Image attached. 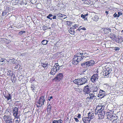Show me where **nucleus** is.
I'll return each instance as SVG.
<instances>
[{"instance_id":"a18cd8bd","label":"nucleus","mask_w":123,"mask_h":123,"mask_svg":"<svg viewBox=\"0 0 123 123\" xmlns=\"http://www.w3.org/2000/svg\"><path fill=\"white\" fill-rule=\"evenodd\" d=\"M53 98V96H51L49 97L48 98V100L49 101L51 100V99H52Z\"/></svg>"},{"instance_id":"72a5a7b5","label":"nucleus","mask_w":123,"mask_h":123,"mask_svg":"<svg viewBox=\"0 0 123 123\" xmlns=\"http://www.w3.org/2000/svg\"><path fill=\"white\" fill-rule=\"evenodd\" d=\"M106 70L108 72L107 74H109V75L112 72V70L111 69L108 68L106 69Z\"/></svg>"},{"instance_id":"603ef678","label":"nucleus","mask_w":123,"mask_h":123,"mask_svg":"<svg viewBox=\"0 0 123 123\" xmlns=\"http://www.w3.org/2000/svg\"><path fill=\"white\" fill-rule=\"evenodd\" d=\"M120 48L118 47H116L115 48V50H119Z\"/></svg>"},{"instance_id":"bf43d9fd","label":"nucleus","mask_w":123,"mask_h":123,"mask_svg":"<svg viewBox=\"0 0 123 123\" xmlns=\"http://www.w3.org/2000/svg\"><path fill=\"white\" fill-rule=\"evenodd\" d=\"M82 29L84 30H86V29L85 27H83V28H82Z\"/></svg>"},{"instance_id":"37998d69","label":"nucleus","mask_w":123,"mask_h":123,"mask_svg":"<svg viewBox=\"0 0 123 123\" xmlns=\"http://www.w3.org/2000/svg\"><path fill=\"white\" fill-rule=\"evenodd\" d=\"M67 24L68 25H70V24H71V23H72L71 22L68 21L67 22Z\"/></svg>"},{"instance_id":"20e7f679","label":"nucleus","mask_w":123,"mask_h":123,"mask_svg":"<svg viewBox=\"0 0 123 123\" xmlns=\"http://www.w3.org/2000/svg\"><path fill=\"white\" fill-rule=\"evenodd\" d=\"M18 110V108L16 107L12 109L13 115L15 117V118L18 119L19 117Z\"/></svg>"},{"instance_id":"423d86ee","label":"nucleus","mask_w":123,"mask_h":123,"mask_svg":"<svg viewBox=\"0 0 123 123\" xmlns=\"http://www.w3.org/2000/svg\"><path fill=\"white\" fill-rule=\"evenodd\" d=\"M92 62H86L82 64L81 65L84 68H87L89 66H92L95 63H92Z\"/></svg>"},{"instance_id":"ddd939ff","label":"nucleus","mask_w":123,"mask_h":123,"mask_svg":"<svg viewBox=\"0 0 123 123\" xmlns=\"http://www.w3.org/2000/svg\"><path fill=\"white\" fill-rule=\"evenodd\" d=\"M91 120V119L93 118L94 117V113L92 112H90L88 113V117H87Z\"/></svg>"},{"instance_id":"4be33fe9","label":"nucleus","mask_w":123,"mask_h":123,"mask_svg":"<svg viewBox=\"0 0 123 123\" xmlns=\"http://www.w3.org/2000/svg\"><path fill=\"white\" fill-rule=\"evenodd\" d=\"M111 32V30L109 28H105L104 30V33L105 34H108L109 32Z\"/></svg>"},{"instance_id":"774afa93","label":"nucleus","mask_w":123,"mask_h":123,"mask_svg":"<svg viewBox=\"0 0 123 123\" xmlns=\"http://www.w3.org/2000/svg\"><path fill=\"white\" fill-rule=\"evenodd\" d=\"M78 90H79V89H78ZM77 90H78V89H77Z\"/></svg>"},{"instance_id":"f8f14e48","label":"nucleus","mask_w":123,"mask_h":123,"mask_svg":"<svg viewBox=\"0 0 123 123\" xmlns=\"http://www.w3.org/2000/svg\"><path fill=\"white\" fill-rule=\"evenodd\" d=\"M104 107L105 106L104 105H98L96 109V110L101 111H104Z\"/></svg>"},{"instance_id":"aec40b11","label":"nucleus","mask_w":123,"mask_h":123,"mask_svg":"<svg viewBox=\"0 0 123 123\" xmlns=\"http://www.w3.org/2000/svg\"><path fill=\"white\" fill-rule=\"evenodd\" d=\"M82 56H83V58L85 57V58L86 57H87L88 56V54L87 53V52L86 51H83L82 52V53H81Z\"/></svg>"},{"instance_id":"a878e982","label":"nucleus","mask_w":123,"mask_h":123,"mask_svg":"<svg viewBox=\"0 0 123 123\" xmlns=\"http://www.w3.org/2000/svg\"><path fill=\"white\" fill-rule=\"evenodd\" d=\"M114 41H115L117 43H120L122 42L123 41V40H122L121 41H120V39L119 38H117L116 37V38H115L113 40Z\"/></svg>"},{"instance_id":"f704fd0d","label":"nucleus","mask_w":123,"mask_h":123,"mask_svg":"<svg viewBox=\"0 0 123 123\" xmlns=\"http://www.w3.org/2000/svg\"><path fill=\"white\" fill-rule=\"evenodd\" d=\"M53 16L51 14H49L48 16H47V18H49L51 20H52V18H50V17H52Z\"/></svg>"},{"instance_id":"bb28decb","label":"nucleus","mask_w":123,"mask_h":123,"mask_svg":"<svg viewBox=\"0 0 123 123\" xmlns=\"http://www.w3.org/2000/svg\"><path fill=\"white\" fill-rule=\"evenodd\" d=\"M108 73L107 71L106 70L103 71V74L104 76H109V74H107Z\"/></svg>"},{"instance_id":"09e8293b","label":"nucleus","mask_w":123,"mask_h":123,"mask_svg":"<svg viewBox=\"0 0 123 123\" xmlns=\"http://www.w3.org/2000/svg\"><path fill=\"white\" fill-rule=\"evenodd\" d=\"M74 119L75 120V121L76 122H77L79 121V120L78 118H76L74 117Z\"/></svg>"},{"instance_id":"680f3d73","label":"nucleus","mask_w":123,"mask_h":123,"mask_svg":"<svg viewBox=\"0 0 123 123\" xmlns=\"http://www.w3.org/2000/svg\"><path fill=\"white\" fill-rule=\"evenodd\" d=\"M105 13H106L107 15L108 14V12H107V11H106L105 12Z\"/></svg>"},{"instance_id":"2eb2a0df","label":"nucleus","mask_w":123,"mask_h":123,"mask_svg":"<svg viewBox=\"0 0 123 123\" xmlns=\"http://www.w3.org/2000/svg\"><path fill=\"white\" fill-rule=\"evenodd\" d=\"M4 97L5 98L7 99V100L11 99L12 96L9 93H6L5 95H4Z\"/></svg>"},{"instance_id":"c9c22d12","label":"nucleus","mask_w":123,"mask_h":123,"mask_svg":"<svg viewBox=\"0 0 123 123\" xmlns=\"http://www.w3.org/2000/svg\"><path fill=\"white\" fill-rule=\"evenodd\" d=\"M25 31H21L18 33V34L19 35H21L23 34V33H25Z\"/></svg>"},{"instance_id":"5701e85b","label":"nucleus","mask_w":123,"mask_h":123,"mask_svg":"<svg viewBox=\"0 0 123 123\" xmlns=\"http://www.w3.org/2000/svg\"><path fill=\"white\" fill-rule=\"evenodd\" d=\"M46 62H45V63H42L41 64V66H43L44 68H48V64Z\"/></svg>"},{"instance_id":"e2e57ef3","label":"nucleus","mask_w":123,"mask_h":123,"mask_svg":"<svg viewBox=\"0 0 123 123\" xmlns=\"http://www.w3.org/2000/svg\"><path fill=\"white\" fill-rule=\"evenodd\" d=\"M120 39V41H121L122 40H122V39H120H120Z\"/></svg>"},{"instance_id":"393cba45","label":"nucleus","mask_w":123,"mask_h":123,"mask_svg":"<svg viewBox=\"0 0 123 123\" xmlns=\"http://www.w3.org/2000/svg\"><path fill=\"white\" fill-rule=\"evenodd\" d=\"M62 120L61 119L58 120H54L53 121L52 123H62Z\"/></svg>"},{"instance_id":"b1692460","label":"nucleus","mask_w":123,"mask_h":123,"mask_svg":"<svg viewBox=\"0 0 123 123\" xmlns=\"http://www.w3.org/2000/svg\"><path fill=\"white\" fill-rule=\"evenodd\" d=\"M5 117V116H4V117ZM6 119L5 120V122H7V121H9L12 120V119L10 117H9L8 116H6Z\"/></svg>"},{"instance_id":"f03ea898","label":"nucleus","mask_w":123,"mask_h":123,"mask_svg":"<svg viewBox=\"0 0 123 123\" xmlns=\"http://www.w3.org/2000/svg\"><path fill=\"white\" fill-rule=\"evenodd\" d=\"M62 66V65H59L58 63L55 64L51 69L50 72L51 74L53 75H55L56 73L59 69L60 67H61Z\"/></svg>"},{"instance_id":"4c0bfd02","label":"nucleus","mask_w":123,"mask_h":123,"mask_svg":"<svg viewBox=\"0 0 123 123\" xmlns=\"http://www.w3.org/2000/svg\"><path fill=\"white\" fill-rule=\"evenodd\" d=\"M7 12L6 11H4L2 12V16H5L7 13Z\"/></svg>"},{"instance_id":"49530a36","label":"nucleus","mask_w":123,"mask_h":123,"mask_svg":"<svg viewBox=\"0 0 123 123\" xmlns=\"http://www.w3.org/2000/svg\"><path fill=\"white\" fill-rule=\"evenodd\" d=\"M72 64L74 65H76L78 63V62H72Z\"/></svg>"},{"instance_id":"8fccbe9b","label":"nucleus","mask_w":123,"mask_h":123,"mask_svg":"<svg viewBox=\"0 0 123 123\" xmlns=\"http://www.w3.org/2000/svg\"><path fill=\"white\" fill-rule=\"evenodd\" d=\"M78 26V25H75L73 26L74 28H76V27H77Z\"/></svg>"},{"instance_id":"2f4dec72","label":"nucleus","mask_w":123,"mask_h":123,"mask_svg":"<svg viewBox=\"0 0 123 123\" xmlns=\"http://www.w3.org/2000/svg\"><path fill=\"white\" fill-rule=\"evenodd\" d=\"M88 15V13H86V14L83 15L82 14L81 15V17L83 19L85 18H86V16H87Z\"/></svg>"},{"instance_id":"e433bc0d","label":"nucleus","mask_w":123,"mask_h":123,"mask_svg":"<svg viewBox=\"0 0 123 123\" xmlns=\"http://www.w3.org/2000/svg\"><path fill=\"white\" fill-rule=\"evenodd\" d=\"M18 119H17L15 121V122L16 123H19L21 121L20 119L19 118Z\"/></svg>"},{"instance_id":"3c124183","label":"nucleus","mask_w":123,"mask_h":123,"mask_svg":"<svg viewBox=\"0 0 123 123\" xmlns=\"http://www.w3.org/2000/svg\"><path fill=\"white\" fill-rule=\"evenodd\" d=\"M34 86H32L31 87V89L32 90V91L33 92H34Z\"/></svg>"},{"instance_id":"7ed1b4c3","label":"nucleus","mask_w":123,"mask_h":123,"mask_svg":"<svg viewBox=\"0 0 123 123\" xmlns=\"http://www.w3.org/2000/svg\"><path fill=\"white\" fill-rule=\"evenodd\" d=\"M81 53H78L74 57L73 60L74 62H80L83 59Z\"/></svg>"},{"instance_id":"58836bf2","label":"nucleus","mask_w":123,"mask_h":123,"mask_svg":"<svg viewBox=\"0 0 123 123\" xmlns=\"http://www.w3.org/2000/svg\"><path fill=\"white\" fill-rule=\"evenodd\" d=\"M11 71L10 70H9V71H8V72H7L8 73L7 74L9 76H11L12 74H11Z\"/></svg>"},{"instance_id":"9b49d317","label":"nucleus","mask_w":123,"mask_h":123,"mask_svg":"<svg viewBox=\"0 0 123 123\" xmlns=\"http://www.w3.org/2000/svg\"><path fill=\"white\" fill-rule=\"evenodd\" d=\"M98 78V75L95 74L91 77V80L92 82H94L96 80H97Z\"/></svg>"},{"instance_id":"dca6fc26","label":"nucleus","mask_w":123,"mask_h":123,"mask_svg":"<svg viewBox=\"0 0 123 123\" xmlns=\"http://www.w3.org/2000/svg\"><path fill=\"white\" fill-rule=\"evenodd\" d=\"M90 97H87L86 99V100L88 99H93L94 98L96 97L95 95L93 93H91L89 94Z\"/></svg>"},{"instance_id":"7c9ffc66","label":"nucleus","mask_w":123,"mask_h":123,"mask_svg":"<svg viewBox=\"0 0 123 123\" xmlns=\"http://www.w3.org/2000/svg\"><path fill=\"white\" fill-rule=\"evenodd\" d=\"M113 17L115 18L118 17H119V15L118 14V12H116L114 14Z\"/></svg>"},{"instance_id":"6e6d98bb","label":"nucleus","mask_w":123,"mask_h":123,"mask_svg":"<svg viewBox=\"0 0 123 123\" xmlns=\"http://www.w3.org/2000/svg\"><path fill=\"white\" fill-rule=\"evenodd\" d=\"M81 27H82L81 26H80L79 28L77 29V30H80L82 29V28H81Z\"/></svg>"},{"instance_id":"39448f33","label":"nucleus","mask_w":123,"mask_h":123,"mask_svg":"<svg viewBox=\"0 0 123 123\" xmlns=\"http://www.w3.org/2000/svg\"><path fill=\"white\" fill-rule=\"evenodd\" d=\"M45 100V98L44 96H42L40 97L38 102V105H37V107H41L43 105H44Z\"/></svg>"},{"instance_id":"052dcab7","label":"nucleus","mask_w":123,"mask_h":123,"mask_svg":"<svg viewBox=\"0 0 123 123\" xmlns=\"http://www.w3.org/2000/svg\"><path fill=\"white\" fill-rule=\"evenodd\" d=\"M87 20V18H84L85 20Z\"/></svg>"},{"instance_id":"9d476101","label":"nucleus","mask_w":123,"mask_h":123,"mask_svg":"<svg viewBox=\"0 0 123 123\" xmlns=\"http://www.w3.org/2000/svg\"><path fill=\"white\" fill-rule=\"evenodd\" d=\"M88 87V85H87L84 87L83 91L87 94H88L91 92L90 88H89Z\"/></svg>"},{"instance_id":"0e129e2a","label":"nucleus","mask_w":123,"mask_h":123,"mask_svg":"<svg viewBox=\"0 0 123 123\" xmlns=\"http://www.w3.org/2000/svg\"><path fill=\"white\" fill-rule=\"evenodd\" d=\"M122 33H123V30L122 31Z\"/></svg>"},{"instance_id":"a211bd4d","label":"nucleus","mask_w":123,"mask_h":123,"mask_svg":"<svg viewBox=\"0 0 123 123\" xmlns=\"http://www.w3.org/2000/svg\"><path fill=\"white\" fill-rule=\"evenodd\" d=\"M25 0H19L18 1L17 3L21 5H23L24 4L26 5L27 4L25 2Z\"/></svg>"},{"instance_id":"f3484780","label":"nucleus","mask_w":123,"mask_h":123,"mask_svg":"<svg viewBox=\"0 0 123 123\" xmlns=\"http://www.w3.org/2000/svg\"><path fill=\"white\" fill-rule=\"evenodd\" d=\"M57 16L60 18H62L63 19H64L67 18V16L65 15H63L61 13L57 14Z\"/></svg>"},{"instance_id":"cd10ccee","label":"nucleus","mask_w":123,"mask_h":123,"mask_svg":"<svg viewBox=\"0 0 123 123\" xmlns=\"http://www.w3.org/2000/svg\"><path fill=\"white\" fill-rule=\"evenodd\" d=\"M110 37L111 39H114L116 38V35L115 34L114 35L113 33H111L110 35Z\"/></svg>"},{"instance_id":"0eeeda50","label":"nucleus","mask_w":123,"mask_h":123,"mask_svg":"<svg viewBox=\"0 0 123 123\" xmlns=\"http://www.w3.org/2000/svg\"><path fill=\"white\" fill-rule=\"evenodd\" d=\"M63 74L62 73H59L55 78L54 79L56 81H60L63 78Z\"/></svg>"},{"instance_id":"c756f323","label":"nucleus","mask_w":123,"mask_h":123,"mask_svg":"<svg viewBox=\"0 0 123 123\" xmlns=\"http://www.w3.org/2000/svg\"><path fill=\"white\" fill-rule=\"evenodd\" d=\"M117 117H116L115 119H114L112 121L113 123H117L119 119H118L116 118Z\"/></svg>"},{"instance_id":"c85d7f7f","label":"nucleus","mask_w":123,"mask_h":123,"mask_svg":"<svg viewBox=\"0 0 123 123\" xmlns=\"http://www.w3.org/2000/svg\"><path fill=\"white\" fill-rule=\"evenodd\" d=\"M98 16L97 15H95L94 17L93 18V20L95 21H97L98 19Z\"/></svg>"},{"instance_id":"13d9d810","label":"nucleus","mask_w":123,"mask_h":123,"mask_svg":"<svg viewBox=\"0 0 123 123\" xmlns=\"http://www.w3.org/2000/svg\"><path fill=\"white\" fill-rule=\"evenodd\" d=\"M47 27H46L45 26L44 27H43V30L45 29V30L46 29H47Z\"/></svg>"},{"instance_id":"a19ab883","label":"nucleus","mask_w":123,"mask_h":123,"mask_svg":"<svg viewBox=\"0 0 123 123\" xmlns=\"http://www.w3.org/2000/svg\"><path fill=\"white\" fill-rule=\"evenodd\" d=\"M70 33L72 34H74V30H73V31L72 30H70Z\"/></svg>"},{"instance_id":"473e14b6","label":"nucleus","mask_w":123,"mask_h":123,"mask_svg":"<svg viewBox=\"0 0 123 123\" xmlns=\"http://www.w3.org/2000/svg\"><path fill=\"white\" fill-rule=\"evenodd\" d=\"M47 43V41L46 40H43L42 42V44L43 45L46 44Z\"/></svg>"},{"instance_id":"79ce46f5","label":"nucleus","mask_w":123,"mask_h":123,"mask_svg":"<svg viewBox=\"0 0 123 123\" xmlns=\"http://www.w3.org/2000/svg\"><path fill=\"white\" fill-rule=\"evenodd\" d=\"M51 106L50 104L47 107V108L48 109H49V110H51Z\"/></svg>"},{"instance_id":"1a4fd4ad","label":"nucleus","mask_w":123,"mask_h":123,"mask_svg":"<svg viewBox=\"0 0 123 123\" xmlns=\"http://www.w3.org/2000/svg\"><path fill=\"white\" fill-rule=\"evenodd\" d=\"M105 111H103L99 112V113L98 114V116L99 119H102L104 117L105 114Z\"/></svg>"},{"instance_id":"de8ad7c7","label":"nucleus","mask_w":123,"mask_h":123,"mask_svg":"<svg viewBox=\"0 0 123 123\" xmlns=\"http://www.w3.org/2000/svg\"><path fill=\"white\" fill-rule=\"evenodd\" d=\"M5 122L6 123H13L12 120L9 121H7V122Z\"/></svg>"},{"instance_id":"4468645a","label":"nucleus","mask_w":123,"mask_h":123,"mask_svg":"<svg viewBox=\"0 0 123 123\" xmlns=\"http://www.w3.org/2000/svg\"><path fill=\"white\" fill-rule=\"evenodd\" d=\"M88 117H83L82 120L84 123H89L90 120Z\"/></svg>"},{"instance_id":"69168bd1","label":"nucleus","mask_w":123,"mask_h":123,"mask_svg":"<svg viewBox=\"0 0 123 123\" xmlns=\"http://www.w3.org/2000/svg\"><path fill=\"white\" fill-rule=\"evenodd\" d=\"M0 62H3V61H0Z\"/></svg>"},{"instance_id":"412c9836","label":"nucleus","mask_w":123,"mask_h":123,"mask_svg":"<svg viewBox=\"0 0 123 123\" xmlns=\"http://www.w3.org/2000/svg\"><path fill=\"white\" fill-rule=\"evenodd\" d=\"M98 89L97 87L93 86L92 87V92H98Z\"/></svg>"},{"instance_id":"864d4df0","label":"nucleus","mask_w":123,"mask_h":123,"mask_svg":"<svg viewBox=\"0 0 123 123\" xmlns=\"http://www.w3.org/2000/svg\"><path fill=\"white\" fill-rule=\"evenodd\" d=\"M81 116V115L80 114H78V115L77 116V117L78 118H79Z\"/></svg>"},{"instance_id":"4d7b16f0","label":"nucleus","mask_w":123,"mask_h":123,"mask_svg":"<svg viewBox=\"0 0 123 123\" xmlns=\"http://www.w3.org/2000/svg\"><path fill=\"white\" fill-rule=\"evenodd\" d=\"M56 16L55 15L53 16V17L52 18L53 19H56Z\"/></svg>"},{"instance_id":"6ab92c4d","label":"nucleus","mask_w":123,"mask_h":123,"mask_svg":"<svg viewBox=\"0 0 123 123\" xmlns=\"http://www.w3.org/2000/svg\"><path fill=\"white\" fill-rule=\"evenodd\" d=\"M107 118L111 121H112L114 119H115L116 117L113 116V115H107Z\"/></svg>"},{"instance_id":"6e6552de","label":"nucleus","mask_w":123,"mask_h":123,"mask_svg":"<svg viewBox=\"0 0 123 123\" xmlns=\"http://www.w3.org/2000/svg\"><path fill=\"white\" fill-rule=\"evenodd\" d=\"M99 92V93L98 95V97L99 98H102L105 95V92L104 91L100 89Z\"/></svg>"},{"instance_id":"5fc2aeb1","label":"nucleus","mask_w":123,"mask_h":123,"mask_svg":"<svg viewBox=\"0 0 123 123\" xmlns=\"http://www.w3.org/2000/svg\"><path fill=\"white\" fill-rule=\"evenodd\" d=\"M118 12L119 16L120 15H122L123 13H122L120 12Z\"/></svg>"},{"instance_id":"f257e3e1","label":"nucleus","mask_w":123,"mask_h":123,"mask_svg":"<svg viewBox=\"0 0 123 123\" xmlns=\"http://www.w3.org/2000/svg\"><path fill=\"white\" fill-rule=\"evenodd\" d=\"M87 80L86 78L82 77L75 79L73 81V82L78 85H81L87 82Z\"/></svg>"},{"instance_id":"c03bdc74","label":"nucleus","mask_w":123,"mask_h":123,"mask_svg":"<svg viewBox=\"0 0 123 123\" xmlns=\"http://www.w3.org/2000/svg\"><path fill=\"white\" fill-rule=\"evenodd\" d=\"M93 93L96 97L97 96L98 94V92H93Z\"/></svg>"},{"instance_id":"ea45409f","label":"nucleus","mask_w":123,"mask_h":123,"mask_svg":"<svg viewBox=\"0 0 123 123\" xmlns=\"http://www.w3.org/2000/svg\"><path fill=\"white\" fill-rule=\"evenodd\" d=\"M100 111H99L97 110H96V109L95 112V114H98L99 113V112H100Z\"/></svg>"},{"instance_id":"338daca9","label":"nucleus","mask_w":123,"mask_h":123,"mask_svg":"<svg viewBox=\"0 0 123 123\" xmlns=\"http://www.w3.org/2000/svg\"><path fill=\"white\" fill-rule=\"evenodd\" d=\"M92 60H91V61H90V62H92Z\"/></svg>"}]
</instances>
